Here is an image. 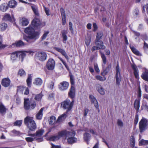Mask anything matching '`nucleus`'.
Here are the masks:
<instances>
[{
    "label": "nucleus",
    "instance_id": "1",
    "mask_svg": "<svg viewBox=\"0 0 148 148\" xmlns=\"http://www.w3.org/2000/svg\"><path fill=\"white\" fill-rule=\"evenodd\" d=\"M32 25H29L28 27L25 29V32L28 35V36H24L23 39L29 43H31L33 42L31 40L33 39L35 40L39 37V33L35 32Z\"/></svg>",
    "mask_w": 148,
    "mask_h": 148
},
{
    "label": "nucleus",
    "instance_id": "2",
    "mask_svg": "<svg viewBox=\"0 0 148 148\" xmlns=\"http://www.w3.org/2000/svg\"><path fill=\"white\" fill-rule=\"evenodd\" d=\"M33 118L27 116L24 119V123L29 129L34 131L36 129V125L35 122L33 119Z\"/></svg>",
    "mask_w": 148,
    "mask_h": 148
},
{
    "label": "nucleus",
    "instance_id": "3",
    "mask_svg": "<svg viewBox=\"0 0 148 148\" xmlns=\"http://www.w3.org/2000/svg\"><path fill=\"white\" fill-rule=\"evenodd\" d=\"M32 25L35 29L41 28L45 25V22H41L40 19L37 18H35L32 22Z\"/></svg>",
    "mask_w": 148,
    "mask_h": 148
},
{
    "label": "nucleus",
    "instance_id": "4",
    "mask_svg": "<svg viewBox=\"0 0 148 148\" xmlns=\"http://www.w3.org/2000/svg\"><path fill=\"white\" fill-rule=\"evenodd\" d=\"M74 104V101L71 102L69 100H66L61 103V106L65 109L67 110L66 112H68L71 110Z\"/></svg>",
    "mask_w": 148,
    "mask_h": 148
},
{
    "label": "nucleus",
    "instance_id": "5",
    "mask_svg": "<svg viewBox=\"0 0 148 148\" xmlns=\"http://www.w3.org/2000/svg\"><path fill=\"white\" fill-rule=\"evenodd\" d=\"M36 103L35 102L30 104V102L28 98L24 99V107L26 110H28L31 108L33 109L35 107Z\"/></svg>",
    "mask_w": 148,
    "mask_h": 148
},
{
    "label": "nucleus",
    "instance_id": "6",
    "mask_svg": "<svg viewBox=\"0 0 148 148\" xmlns=\"http://www.w3.org/2000/svg\"><path fill=\"white\" fill-rule=\"evenodd\" d=\"M55 66V62L54 60L52 58H50L47 62L46 67L48 70L52 71L54 69Z\"/></svg>",
    "mask_w": 148,
    "mask_h": 148
},
{
    "label": "nucleus",
    "instance_id": "7",
    "mask_svg": "<svg viewBox=\"0 0 148 148\" xmlns=\"http://www.w3.org/2000/svg\"><path fill=\"white\" fill-rule=\"evenodd\" d=\"M147 120L145 119H142L139 122V128L140 132L145 130L147 126Z\"/></svg>",
    "mask_w": 148,
    "mask_h": 148
},
{
    "label": "nucleus",
    "instance_id": "8",
    "mask_svg": "<svg viewBox=\"0 0 148 148\" xmlns=\"http://www.w3.org/2000/svg\"><path fill=\"white\" fill-rule=\"evenodd\" d=\"M116 84L118 85H119L121 81V76L120 74V70L118 64H117L116 67Z\"/></svg>",
    "mask_w": 148,
    "mask_h": 148
},
{
    "label": "nucleus",
    "instance_id": "9",
    "mask_svg": "<svg viewBox=\"0 0 148 148\" xmlns=\"http://www.w3.org/2000/svg\"><path fill=\"white\" fill-rule=\"evenodd\" d=\"M68 135H71L72 136H74L75 135V131H73L71 132L66 131H63L59 132L58 134V135L60 138L61 137L66 136Z\"/></svg>",
    "mask_w": 148,
    "mask_h": 148
},
{
    "label": "nucleus",
    "instance_id": "10",
    "mask_svg": "<svg viewBox=\"0 0 148 148\" xmlns=\"http://www.w3.org/2000/svg\"><path fill=\"white\" fill-rule=\"evenodd\" d=\"M69 86V83L66 81H63L59 85V88L61 91H64L67 90Z\"/></svg>",
    "mask_w": 148,
    "mask_h": 148
},
{
    "label": "nucleus",
    "instance_id": "11",
    "mask_svg": "<svg viewBox=\"0 0 148 148\" xmlns=\"http://www.w3.org/2000/svg\"><path fill=\"white\" fill-rule=\"evenodd\" d=\"M37 57L40 61H43L46 59L47 55L44 52H38L37 54Z\"/></svg>",
    "mask_w": 148,
    "mask_h": 148
},
{
    "label": "nucleus",
    "instance_id": "12",
    "mask_svg": "<svg viewBox=\"0 0 148 148\" xmlns=\"http://www.w3.org/2000/svg\"><path fill=\"white\" fill-rule=\"evenodd\" d=\"M55 49L59 52L62 55L64 56L66 59L67 61H68L69 59V57L68 56L66 52L64 50L60 48L56 47Z\"/></svg>",
    "mask_w": 148,
    "mask_h": 148
},
{
    "label": "nucleus",
    "instance_id": "13",
    "mask_svg": "<svg viewBox=\"0 0 148 148\" xmlns=\"http://www.w3.org/2000/svg\"><path fill=\"white\" fill-rule=\"evenodd\" d=\"M132 68L134 71V74L135 77L137 79L139 78V75L138 70L137 66L134 64H133L132 65Z\"/></svg>",
    "mask_w": 148,
    "mask_h": 148
},
{
    "label": "nucleus",
    "instance_id": "14",
    "mask_svg": "<svg viewBox=\"0 0 148 148\" xmlns=\"http://www.w3.org/2000/svg\"><path fill=\"white\" fill-rule=\"evenodd\" d=\"M68 95L69 97L72 99L73 98L75 95V88L73 85H71Z\"/></svg>",
    "mask_w": 148,
    "mask_h": 148
},
{
    "label": "nucleus",
    "instance_id": "15",
    "mask_svg": "<svg viewBox=\"0 0 148 148\" xmlns=\"http://www.w3.org/2000/svg\"><path fill=\"white\" fill-rule=\"evenodd\" d=\"M89 97L91 103H93L95 107L96 108H98V103L96 98L92 95H90Z\"/></svg>",
    "mask_w": 148,
    "mask_h": 148
},
{
    "label": "nucleus",
    "instance_id": "16",
    "mask_svg": "<svg viewBox=\"0 0 148 148\" xmlns=\"http://www.w3.org/2000/svg\"><path fill=\"white\" fill-rule=\"evenodd\" d=\"M18 57L21 59V62H22L23 61V58L26 56L25 53L26 52L24 51H16Z\"/></svg>",
    "mask_w": 148,
    "mask_h": 148
},
{
    "label": "nucleus",
    "instance_id": "17",
    "mask_svg": "<svg viewBox=\"0 0 148 148\" xmlns=\"http://www.w3.org/2000/svg\"><path fill=\"white\" fill-rule=\"evenodd\" d=\"M10 81L8 78H5L2 79L1 82L2 85L5 87H7L10 84Z\"/></svg>",
    "mask_w": 148,
    "mask_h": 148
},
{
    "label": "nucleus",
    "instance_id": "18",
    "mask_svg": "<svg viewBox=\"0 0 148 148\" xmlns=\"http://www.w3.org/2000/svg\"><path fill=\"white\" fill-rule=\"evenodd\" d=\"M8 7L12 8H14L17 5V3L15 0H10L8 4Z\"/></svg>",
    "mask_w": 148,
    "mask_h": 148
},
{
    "label": "nucleus",
    "instance_id": "19",
    "mask_svg": "<svg viewBox=\"0 0 148 148\" xmlns=\"http://www.w3.org/2000/svg\"><path fill=\"white\" fill-rule=\"evenodd\" d=\"M20 23L22 26L27 25L29 23V21L27 18L23 17L20 20Z\"/></svg>",
    "mask_w": 148,
    "mask_h": 148
},
{
    "label": "nucleus",
    "instance_id": "20",
    "mask_svg": "<svg viewBox=\"0 0 148 148\" xmlns=\"http://www.w3.org/2000/svg\"><path fill=\"white\" fill-rule=\"evenodd\" d=\"M7 109L2 103H0V114L2 115H4L6 112Z\"/></svg>",
    "mask_w": 148,
    "mask_h": 148
},
{
    "label": "nucleus",
    "instance_id": "21",
    "mask_svg": "<svg viewBox=\"0 0 148 148\" xmlns=\"http://www.w3.org/2000/svg\"><path fill=\"white\" fill-rule=\"evenodd\" d=\"M62 34V37L63 38L62 41L64 43H66L67 40V37L66 34L67 33V31L63 30L61 32Z\"/></svg>",
    "mask_w": 148,
    "mask_h": 148
},
{
    "label": "nucleus",
    "instance_id": "22",
    "mask_svg": "<svg viewBox=\"0 0 148 148\" xmlns=\"http://www.w3.org/2000/svg\"><path fill=\"white\" fill-rule=\"evenodd\" d=\"M8 6L7 3H4L0 5V10L2 12H5L8 9Z\"/></svg>",
    "mask_w": 148,
    "mask_h": 148
},
{
    "label": "nucleus",
    "instance_id": "23",
    "mask_svg": "<svg viewBox=\"0 0 148 148\" xmlns=\"http://www.w3.org/2000/svg\"><path fill=\"white\" fill-rule=\"evenodd\" d=\"M142 78L145 81L148 82V70H145L141 75Z\"/></svg>",
    "mask_w": 148,
    "mask_h": 148
},
{
    "label": "nucleus",
    "instance_id": "24",
    "mask_svg": "<svg viewBox=\"0 0 148 148\" xmlns=\"http://www.w3.org/2000/svg\"><path fill=\"white\" fill-rule=\"evenodd\" d=\"M44 110L43 108H41L39 111L36 115V119L40 120L42 119L43 116V111Z\"/></svg>",
    "mask_w": 148,
    "mask_h": 148
},
{
    "label": "nucleus",
    "instance_id": "25",
    "mask_svg": "<svg viewBox=\"0 0 148 148\" xmlns=\"http://www.w3.org/2000/svg\"><path fill=\"white\" fill-rule=\"evenodd\" d=\"M111 65L110 64L108 65L105 69H103V72L101 73V75L102 76H104L105 75H106L110 69H111Z\"/></svg>",
    "mask_w": 148,
    "mask_h": 148
},
{
    "label": "nucleus",
    "instance_id": "26",
    "mask_svg": "<svg viewBox=\"0 0 148 148\" xmlns=\"http://www.w3.org/2000/svg\"><path fill=\"white\" fill-rule=\"evenodd\" d=\"M25 90L24 94L25 95H27L29 93V90L27 88H24L23 87H20L18 88L17 89L18 91H21L23 92V91Z\"/></svg>",
    "mask_w": 148,
    "mask_h": 148
},
{
    "label": "nucleus",
    "instance_id": "27",
    "mask_svg": "<svg viewBox=\"0 0 148 148\" xmlns=\"http://www.w3.org/2000/svg\"><path fill=\"white\" fill-rule=\"evenodd\" d=\"M67 112H66L63 114L59 116L57 119L58 122H60L63 121L66 117Z\"/></svg>",
    "mask_w": 148,
    "mask_h": 148
},
{
    "label": "nucleus",
    "instance_id": "28",
    "mask_svg": "<svg viewBox=\"0 0 148 148\" xmlns=\"http://www.w3.org/2000/svg\"><path fill=\"white\" fill-rule=\"evenodd\" d=\"M106 48L105 46H103V45L101 46L100 47L97 46V45L93 47L91 49V51L93 52L95 50L99 49H104Z\"/></svg>",
    "mask_w": 148,
    "mask_h": 148
},
{
    "label": "nucleus",
    "instance_id": "29",
    "mask_svg": "<svg viewBox=\"0 0 148 148\" xmlns=\"http://www.w3.org/2000/svg\"><path fill=\"white\" fill-rule=\"evenodd\" d=\"M44 132V130L43 129H40L38 130L36 133V137H41Z\"/></svg>",
    "mask_w": 148,
    "mask_h": 148
},
{
    "label": "nucleus",
    "instance_id": "30",
    "mask_svg": "<svg viewBox=\"0 0 148 148\" xmlns=\"http://www.w3.org/2000/svg\"><path fill=\"white\" fill-rule=\"evenodd\" d=\"M25 45V44L22 41L19 40L16 42L15 43L13 44L12 45L14 46L15 45L16 47H18L24 46Z\"/></svg>",
    "mask_w": 148,
    "mask_h": 148
},
{
    "label": "nucleus",
    "instance_id": "31",
    "mask_svg": "<svg viewBox=\"0 0 148 148\" xmlns=\"http://www.w3.org/2000/svg\"><path fill=\"white\" fill-rule=\"evenodd\" d=\"M18 57L16 52H14L11 54V60L12 62H14Z\"/></svg>",
    "mask_w": 148,
    "mask_h": 148
},
{
    "label": "nucleus",
    "instance_id": "32",
    "mask_svg": "<svg viewBox=\"0 0 148 148\" xmlns=\"http://www.w3.org/2000/svg\"><path fill=\"white\" fill-rule=\"evenodd\" d=\"M131 49L133 52L136 55L140 56H142V55L140 53L139 51L134 47H131Z\"/></svg>",
    "mask_w": 148,
    "mask_h": 148
},
{
    "label": "nucleus",
    "instance_id": "33",
    "mask_svg": "<svg viewBox=\"0 0 148 148\" xmlns=\"http://www.w3.org/2000/svg\"><path fill=\"white\" fill-rule=\"evenodd\" d=\"M7 24L4 23H2L0 25V30L2 31H4L7 28Z\"/></svg>",
    "mask_w": 148,
    "mask_h": 148
},
{
    "label": "nucleus",
    "instance_id": "34",
    "mask_svg": "<svg viewBox=\"0 0 148 148\" xmlns=\"http://www.w3.org/2000/svg\"><path fill=\"white\" fill-rule=\"evenodd\" d=\"M68 142L69 144L76 142L77 141V138L73 137H69L67 139Z\"/></svg>",
    "mask_w": 148,
    "mask_h": 148
},
{
    "label": "nucleus",
    "instance_id": "35",
    "mask_svg": "<svg viewBox=\"0 0 148 148\" xmlns=\"http://www.w3.org/2000/svg\"><path fill=\"white\" fill-rule=\"evenodd\" d=\"M84 140L87 142V144H88V141L89 140L90 138L91 137V135L88 133H85L84 134Z\"/></svg>",
    "mask_w": 148,
    "mask_h": 148
},
{
    "label": "nucleus",
    "instance_id": "36",
    "mask_svg": "<svg viewBox=\"0 0 148 148\" xmlns=\"http://www.w3.org/2000/svg\"><path fill=\"white\" fill-rule=\"evenodd\" d=\"M140 99L136 100L134 102V106L135 108L137 110H138L140 107Z\"/></svg>",
    "mask_w": 148,
    "mask_h": 148
},
{
    "label": "nucleus",
    "instance_id": "37",
    "mask_svg": "<svg viewBox=\"0 0 148 148\" xmlns=\"http://www.w3.org/2000/svg\"><path fill=\"white\" fill-rule=\"evenodd\" d=\"M32 8L35 14L37 16L39 15V13L38 12V8L36 6H32Z\"/></svg>",
    "mask_w": 148,
    "mask_h": 148
},
{
    "label": "nucleus",
    "instance_id": "38",
    "mask_svg": "<svg viewBox=\"0 0 148 148\" xmlns=\"http://www.w3.org/2000/svg\"><path fill=\"white\" fill-rule=\"evenodd\" d=\"M43 96V95L42 94V93H40L35 95L34 99L38 101H40L41 100Z\"/></svg>",
    "mask_w": 148,
    "mask_h": 148
},
{
    "label": "nucleus",
    "instance_id": "39",
    "mask_svg": "<svg viewBox=\"0 0 148 148\" xmlns=\"http://www.w3.org/2000/svg\"><path fill=\"white\" fill-rule=\"evenodd\" d=\"M130 144L131 147H134L135 139L134 136H131L130 139Z\"/></svg>",
    "mask_w": 148,
    "mask_h": 148
},
{
    "label": "nucleus",
    "instance_id": "40",
    "mask_svg": "<svg viewBox=\"0 0 148 148\" xmlns=\"http://www.w3.org/2000/svg\"><path fill=\"white\" fill-rule=\"evenodd\" d=\"M42 83V80L41 79L38 78L36 79L35 82L34 83L37 85H40Z\"/></svg>",
    "mask_w": 148,
    "mask_h": 148
},
{
    "label": "nucleus",
    "instance_id": "41",
    "mask_svg": "<svg viewBox=\"0 0 148 148\" xmlns=\"http://www.w3.org/2000/svg\"><path fill=\"white\" fill-rule=\"evenodd\" d=\"M59 139L60 138L58 134L56 135L51 136L49 138V140H50L52 141L57 140H59Z\"/></svg>",
    "mask_w": 148,
    "mask_h": 148
},
{
    "label": "nucleus",
    "instance_id": "42",
    "mask_svg": "<svg viewBox=\"0 0 148 148\" xmlns=\"http://www.w3.org/2000/svg\"><path fill=\"white\" fill-rule=\"evenodd\" d=\"M56 118L55 116H51L50 117L49 120V124L51 125H53L56 121Z\"/></svg>",
    "mask_w": 148,
    "mask_h": 148
},
{
    "label": "nucleus",
    "instance_id": "43",
    "mask_svg": "<svg viewBox=\"0 0 148 148\" xmlns=\"http://www.w3.org/2000/svg\"><path fill=\"white\" fill-rule=\"evenodd\" d=\"M26 81L27 86L29 87H30L32 81V76L30 75H28Z\"/></svg>",
    "mask_w": 148,
    "mask_h": 148
},
{
    "label": "nucleus",
    "instance_id": "44",
    "mask_svg": "<svg viewBox=\"0 0 148 148\" xmlns=\"http://www.w3.org/2000/svg\"><path fill=\"white\" fill-rule=\"evenodd\" d=\"M100 52L101 53V56L103 63L104 64H105L107 62L106 58L103 53H101V51H100Z\"/></svg>",
    "mask_w": 148,
    "mask_h": 148
},
{
    "label": "nucleus",
    "instance_id": "45",
    "mask_svg": "<svg viewBox=\"0 0 148 148\" xmlns=\"http://www.w3.org/2000/svg\"><path fill=\"white\" fill-rule=\"evenodd\" d=\"M26 73L23 69H20L18 72V75L21 77H23L25 75Z\"/></svg>",
    "mask_w": 148,
    "mask_h": 148
},
{
    "label": "nucleus",
    "instance_id": "46",
    "mask_svg": "<svg viewBox=\"0 0 148 148\" xmlns=\"http://www.w3.org/2000/svg\"><path fill=\"white\" fill-rule=\"evenodd\" d=\"M49 33V31H45L43 35L41 37V40H45L47 37Z\"/></svg>",
    "mask_w": 148,
    "mask_h": 148
},
{
    "label": "nucleus",
    "instance_id": "47",
    "mask_svg": "<svg viewBox=\"0 0 148 148\" xmlns=\"http://www.w3.org/2000/svg\"><path fill=\"white\" fill-rule=\"evenodd\" d=\"M139 145H146L148 144V140H145L142 139L139 143Z\"/></svg>",
    "mask_w": 148,
    "mask_h": 148
},
{
    "label": "nucleus",
    "instance_id": "48",
    "mask_svg": "<svg viewBox=\"0 0 148 148\" xmlns=\"http://www.w3.org/2000/svg\"><path fill=\"white\" fill-rule=\"evenodd\" d=\"M91 37L90 36H88L85 40V44L87 46L89 45L91 42Z\"/></svg>",
    "mask_w": 148,
    "mask_h": 148
},
{
    "label": "nucleus",
    "instance_id": "49",
    "mask_svg": "<svg viewBox=\"0 0 148 148\" xmlns=\"http://www.w3.org/2000/svg\"><path fill=\"white\" fill-rule=\"evenodd\" d=\"M95 77L97 79L102 82L104 81L106 79L105 77H102L100 75H97L95 76Z\"/></svg>",
    "mask_w": 148,
    "mask_h": 148
},
{
    "label": "nucleus",
    "instance_id": "50",
    "mask_svg": "<svg viewBox=\"0 0 148 148\" xmlns=\"http://www.w3.org/2000/svg\"><path fill=\"white\" fill-rule=\"evenodd\" d=\"M97 90L98 92L101 95H103L105 94V91L104 89L101 86H100L99 88Z\"/></svg>",
    "mask_w": 148,
    "mask_h": 148
},
{
    "label": "nucleus",
    "instance_id": "51",
    "mask_svg": "<svg viewBox=\"0 0 148 148\" xmlns=\"http://www.w3.org/2000/svg\"><path fill=\"white\" fill-rule=\"evenodd\" d=\"M95 44L97 46L100 47L102 45L103 46H105L103 45V42L102 41H98L97 40H95Z\"/></svg>",
    "mask_w": 148,
    "mask_h": 148
},
{
    "label": "nucleus",
    "instance_id": "52",
    "mask_svg": "<svg viewBox=\"0 0 148 148\" xmlns=\"http://www.w3.org/2000/svg\"><path fill=\"white\" fill-rule=\"evenodd\" d=\"M22 123V121L17 120L15 121L14 123V125L15 126L20 127Z\"/></svg>",
    "mask_w": 148,
    "mask_h": 148
},
{
    "label": "nucleus",
    "instance_id": "53",
    "mask_svg": "<svg viewBox=\"0 0 148 148\" xmlns=\"http://www.w3.org/2000/svg\"><path fill=\"white\" fill-rule=\"evenodd\" d=\"M2 40H3L2 37L0 35V49L4 48L7 46L6 45L2 44Z\"/></svg>",
    "mask_w": 148,
    "mask_h": 148
},
{
    "label": "nucleus",
    "instance_id": "54",
    "mask_svg": "<svg viewBox=\"0 0 148 148\" xmlns=\"http://www.w3.org/2000/svg\"><path fill=\"white\" fill-rule=\"evenodd\" d=\"M97 38L96 40L98 41H101L100 40V39L102 36V33L101 32H99L97 34Z\"/></svg>",
    "mask_w": 148,
    "mask_h": 148
},
{
    "label": "nucleus",
    "instance_id": "55",
    "mask_svg": "<svg viewBox=\"0 0 148 148\" xmlns=\"http://www.w3.org/2000/svg\"><path fill=\"white\" fill-rule=\"evenodd\" d=\"M11 18L10 15L9 14H5L3 17L4 19L5 20H10Z\"/></svg>",
    "mask_w": 148,
    "mask_h": 148
},
{
    "label": "nucleus",
    "instance_id": "56",
    "mask_svg": "<svg viewBox=\"0 0 148 148\" xmlns=\"http://www.w3.org/2000/svg\"><path fill=\"white\" fill-rule=\"evenodd\" d=\"M43 7L44 8L46 14V15L47 16H49L50 15V10L49 9L47 8L44 5L43 6Z\"/></svg>",
    "mask_w": 148,
    "mask_h": 148
},
{
    "label": "nucleus",
    "instance_id": "57",
    "mask_svg": "<svg viewBox=\"0 0 148 148\" xmlns=\"http://www.w3.org/2000/svg\"><path fill=\"white\" fill-rule=\"evenodd\" d=\"M60 12L62 16V17H66L65 12L64 9L61 8L60 9Z\"/></svg>",
    "mask_w": 148,
    "mask_h": 148
},
{
    "label": "nucleus",
    "instance_id": "58",
    "mask_svg": "<svg viewBox=\"0 0 148 148\" xmlns=\"http://www.w3.org/2000/svg\"><path fill=\"white\" fill-rule=\"evenodd\" d=\"M117 123L119 127H122L123 126V123L120 119H118V120Z\"/></svg>",
    "mask_w": 148,
    "mask_h": 148
},
{
    "label": "nucleus",
    "instance_id": "59",
    "mask_svg": "<svg viewBox=\"0 0 148 148\" xmlns=\"http://www.w3.org/2000/svg\"><path fill=\"white\" fill-rule=\"evenodd\" d=\"M94 67L95 71L97 73H99L100 70L97 64H94Z\"/></svg>",
    "mask_w": 148,
    "mask_h": 148
},
{
    "label": "nucleus",
    "instance_id": "60",
    "mask_svg": "<svg viewBox=\"0 0 148 148\" xmlns=\"http://www.w3.org/2000/svg\"><path fill=\"white\" fill-rule=\"evenodd\" d=\"M11 132L13 134V135L15 136L18 135L19 134V132L15 130H13Z\"/></svg>",
    "mask_w": 148,
    "mask_h": 148
},
{
    "label": "nucleus",
    "instance_id": "61",
    "mask_svg": "<svg viewBox=\"0 0 148 148\" xmlns=\"http://www.w3.org/2000/svg\"><path fill=\"white\" fill-rule=\"evenodd\" d=\"M138 97L140 98L141 96V91L140 86L138 87Z\"/></svg>",
    "mask_w": 148,
    "mask_h": 148
},
{
    "label": "nucleus",
    "instance_id": "62",
    "mask_svg": "<svg viewBox=\"0 0 148 148\" xmlns=\"http://www.w3.org/2000/svg\"><path fill=\"white\" fill-rule=\"evenodd\" d=\"M25 139L27 142H32L34 140V138L31 137H27L25 138Z\"/></svg>",
    "mask_w": 148,
    "mask_h": 148
},
{
    "label": "nucleus",
    "instance_id": "63",
    "mask_svg": "<svg viewBox=\"0 0 148 148\" xmlns=\"http://www.w3.org/2000/svg\"><path fill=\"white\" fill-rule=\"evenodd\" d=\"M70 79L71 84V85H73L75 83L73 77L72 75L71 76H70Z\"/></svg>",
    "mask_w": 148,
    "mask_h": 148
},
{
    "label": "nucleus",
    "instance_id": "64",
    "mask_svg": "<svg viewBox=\"0 0 148 148\" xmlns=\"http://www.w3.org/2000/svg\"><path fill=\"white\" fill-rule=\"evenodd\" d=\"M38 137H35L34 138H35L37 141L38 142H40L43 141V138L42 137H40L39 138H38Z\"/></svg>",
    "mask_w": 148,
    "mask_h": 148
}]
</instances>
